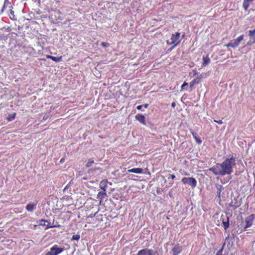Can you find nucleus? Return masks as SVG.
<instances>
[{
    "mask_svg": "<svg viewBox=\"0 0 255 255\" xmlns=\"http://www.w3.org/2000/svg\"><path fill=\"white\" fill-rule=\"evenodd\" d=\"M235 165V159L232 157L226 158L222 163H217L214 167H210L208 170L216 175H230L233 172V167Z\"/></svg>",
    "mask_w": 255,
    "mask_h": 255,
    "instance_id": "obj_1",
    "label": "nucleus"
},
{
    "mask_svg": "<svg viewBox=\"0 0 255 255\" xmlns=\"http://www.w3.org/2000/svg\"><path fill=\"white\" fill-rule=\"evenodd\" d=\"M180 33L179 32H177L175 34H172L171 37V41L167 40L166 43L168 45L173 44V46L170 48V49H173L177 45L180 43V40H179L180 37Z\"/></svg>",
    "mask_w": 255,
    "mask_h": 255,
    "instance_id": "obj_2",
    "label": "nucleus"
},
{
    "mask_svg": "<svg viewBox=\"0 0 255 255\" xmlns=\"http://www.w3.org/2000/svg\"><path fill=\"white\" fill-rule=\"evenodd\" d=\"M182 183L184 184H188L192 188H194L197 186V181L194 177H183L181 179Z\"/></svg>",
    "mask_w": 255,
    "mask_h": 255,
    "instance_id": "obj_3",
    "label": "nucleus"
},
{
    "mask_svg": "<svg viewBox=\"0 0 255 255\" xmlns=\"http://www.w3.org/2000/svg\"><path fill=\"white\" fill-rule=\"evenodd\" d=\"M64 249L62 248H59L57 245L53 246L50 251L48 252L46 255H58L63 251Z\"/></svg>",
    "mask_w": 255,
    "mask_h": 255,
    "instance_id": "obj_4",
    "label": "nucleus"
},
{
    "mask_svg": "<svg viewBox=\"0 0 255 255\" xmlns=\"http://www.w3.org/2000/svg\"><path fill=\"white\" fill-rule=\"evenodd\" d=\"M136 255H159V254L152 249H143L139 251Z\"/></svg>",
    "mask_w": 255,
    "mask_h": 255,
    "instance_id": "obj_5",
    "label": "nucleus"
},
{
    "mask_svg": "<svg viewBox=\"0 0 255 255\" xmlns=\"http://www.w3.org/2000/svg\"><path fill=\"white\" fill-rule=\"evenodd\" d=\"M244 37V35L242 34L240 36H239L237 39H236L234 42H230V43L226 44V46L227 47H237L239 45L241 41L243 40Z\"/></svg>",
    "mask_w": 255,
    "mask_h": 255,
    "instance_id": "obj_6",
    "label": "nucleus"
},
{
    "mask_svg": "<svg viewBox=\"0 0 255 255\" xmlns=\"http://www.w3.org/2000/svg\"><path fill=\"white\" fill-rule=\"evenodd\" d=\"M12 8V5L8 0H0V14L2 13L4 8Z\"/></svg>",
    "mask_w": 255,
    "mask_h": 255,
    "instance_id": "obj_7",
    "label": "nucleus"
},
{
    "mask_svg": "<svg viewBox=\"0 0 255 255\" xmlns=\"http://www.w3.org/2000/svg\"><path fill=\"white\" fill-rule=\"evenodd\" d=\"M254 219L255 215L254 214L250 215L245 219V222L246 223V226L244 229L245 231H246L248 228H250L252 226Z\"/></svg>",
    "mask_w": 255,
    "mask_h": 255,
    "instance_id": "obj_8",
    "label": "nucleus"
},
{
    "mask_svg": "<svg viewBox=\"0 0 255 255\" xmlns=\"http://www.w3.org/2000/svg\"><path fill=\"white\" fill-rule=\"evenodd\" d=\"M203 79L202 75H200L190 83V91L192 90L195 85H198Z\"/></svg>",
    "mask_w": 255,
    "mask_h": 255,
    "instance_id": "obj_9",
    "label": "nucleus"
},
{
    "mask_svg": "<svg viewBox=\"0 0 255 255\" xmlns=\"http://www.w3.org/2000/svg\"><path fill=\"white\" fill-rule=\"evenodd\" d=\"M221 220L222 221V224L224 229L226 231V230L229 228L230 223H229V218L228 217H224L222 216L221 217Z\"/></svg>",
    "mask_w": 255,
    "mask_h": 255,
    "instance_id": "obj_10",
    "label": "nucleus"
},
{
    "mask_svg": "<svg viewBox=\"0 0 255 255\" xmlns=\"http://www.w3.org/2000/svg\"><path fill=\"white\" fill-rule=\"evenodd\" d=\"M172 252L173 255H178L181 253L182 248L179 244H177L174 246L172 249Z\"/></svg>",
    "mask_w": 255,
    "mask_h": 255,
    "instance_id": "obj_11",
    "label": "nucleus"
},
{
    "mask_svg": "<svg viewBox=\"0 0 255 255\" xmlns=\"http://www.w3.org/2000/svg\"><path fill=\"white\" fill-rule=\"evenodd\" d=\"M135 119L143 125H146L145 118L141 114H137L135 116Z\"/></svg>",
    "mask_w": 255,
    "mask_h": 255,
    "instance_id": "obj_12",
    "label": "nucleus"
},
{
    "mask_svg": "<svg viewBox=\"0 0 255 255\" xmlns=\"http://www.w3.org/2000/svg\"><path fill=\"white\" fill-rule=\"evenodd\" d=\"M108 180L104 179L101 181L100 183V188L104 191H106L108 187Z\"/></svg>",
    "mask_w": 255,
    "mask_h": 255,
    "instance_id": "obj_13",
    "label": "nucleus"
},
{
    "mask_svg": "<svg viewBox=\"0 0 255 255\" xmlns=\"http://www.w3.org/2000/svg\"><path fill=\"white\" fill-rule=\"evenodd\" d=\"M47 58L50 59L52 61L56 62H59L62 61V56H60V57H56L53 56H51L49 55H47L46 56Z\"/></svg>",
    "mask_w": 255,
    "mask_h": 255,
    "instance_id": "obj_14",
    "label": "nucleus"
},
{
    "mask_svg": "<svg viewBox=\"0 0 255 255\" xmlns=\"http://www.w3.org/2000/svg\"><path fill=\"white\" fill-rule=\"evenodd\" d=\"M216 187L217 189V195H218V198L220 200L221 196V193L222 191L223 190H224V188L223 187V186L222 185H220V184L216 185Z\"/></svg>",
    "mask_w": 255,
    "mask_h": 255,
    "instance_id": "obj_15",
    "label": "nucleus"
},
{
    "mask_svg": "<svg viewBox=\"0 0 255 255\" xmlns=\"http://www.w3.org/2000/svg\"><path fill=\"white\" fill-rule=\"evenodd\" d=\"M107 196L106 191L103 190L98 193L97 198L100 199L101 202Z\"/></svg>",
    "mask_w": 255,
    "mask_h": 255,
    "instance_id": "obj_16",
    "label": "nucleus"
},
{
    "mask_svg": "<svg viewBox=\"0 0 255 255\" xmlns=\"http://www.w3.org/2000/svg\"><path fill=\"white\" fill-rule=\"evenodd\" d=\"M36 207V204H28L26 206V209L29 212H32Z\"/></svg>",
    "mask_w": 255,
    "mask_h": 255,
    "instance_id": "obj_17",
    "label": "nucleus"
},
{
    "mask_svg": "<svg viewBox=\"0 0 255 255\" xmlns=\"http://www.w3.org/2000/svg\"><path fill=\"white\" fill-rule=\"evenodd\" d=\"M129 172L135 173H141L143 172V169L141 168H133L128 170Z\"/></svg>",
    "mask_w": 255,
    "mask_h": 255,
    "instance_id": "obj_18",
    "label": "nucleus"
},
{
    "mask_svg": "<svg viewBox=\"0 0 255 255\" xmlns=\"http://www.w3.org/2000/svg\"><path fill=\"white\" fill-rule=\"evenodd\" d=\"M252 2L250 0H244L243 6L245 10H248L250 3Z\"/></svg>",
    "mask_w": 255,
    "mask_h": 255,
    "instance_id": "obj_19",
    "label": "nucleus"
},
{
    "mask_svg": "<svg viewBox=\"0 0 255 255\" xmlns=\"http://www.w3.org/2000/svg\"><path fill=\"white\" fill-rule=\"evenodd\" d=\"M39 225L42 226H46L47 227L48 226H50L49 222L44 219H41L39 221Z\"/></svg>",
    "mask_w": 255,
    "mask_h": 255,
    "instance_id": "obj_20",
    "label": "nucleus"
},
{
    "mask_svg": "<svg viewBox=\"0 0 255 255\" xmlns=\"http://www.w3.org/2000/svg\"><path fill=\"white\" fill-rule=\"evenodd\" d=\"M210 59L209 58L208 56L203 57V65L204 66L207 65L210 62Z\"/></svg>",
    "mask_w": 255,
    "mask_h": 255,
    "instance_id": "obj_21",
    "label": "nucleus"
},
{
    "mask_svg": "<svg viewBox=\"0 0 255 255\" xmlns=\"http://www.w3.org/2000/svg\"><path fill=\"white\" fill-rule=\"evenodd\" d=\"M16 113L9 114L8 115L6 119L8 122L12 121L15 119Z\"/></svg>",
    "mask_w": 255,
    "mask_h": 255,
    "instance_id": "obj_22",
    "label": "nucleus"
},
{
    "mask_svg": "<svg viewBox=\"0 0 255 255\" xmlns=\"http://www.w3.org/2000/svg\"><path fill=\"white\" fill-rule=\"evenodd\" d=\"M94 163V161L92 159H89L86 164V167L88 168L92 166V164Z\"/></svg>",
    "mask_w": 255,
    "mask_h": 255,
    "instance_id": "obj_23",
    "label": "nucleus"
},
{
    "mask_svg": "<svg viewBox=\"0 0 255 255\" xmlns=\"http://www.w3.org/2000/svg\"><path fill=\"white\" fill-rule=\"evenodd\" d=\"M192 135H193V136L194 137V138L195 139V140H196V141L198 143H201V140L200 139H198L197 137V133L196 132H192Z\"/></svg>",
    "mask_w": 255,
    "mask_h": 255,
    "instance_id": "obj_24",
    "label": "nucleus"
},
{
    "mask_svg": "<svg viewBox=\"0 0 255 255\" xmlns=\"http://www.w3.org/2000/svg\"><path fill=\"white\" fill-rule=\"evenodd\" d=\"M80 238V235L79 234H76V235H74L72 236L71 240L78 241V240H79Z\"/></svg>",
    "mask_w": 255,
    "mask_h": 255,
    "instance_id": "obj_25",
    "label": "nucleus"
},
{
    "mask_svg": "<svg viewBox=\"0 0 255 255\" xmlns=\"http://www.w3.org/2000/svg\"><path fill=\"white\" fill-rule=\"evenodd\" d=\"M255 28L253 30H250L249 31V35L250 37H253L255 36Z\"/></svg>",
    "mask_w": 255,
    "mask_h": 255,
    "instance_id": "obj_26",
    "label": "nucleus"
},
{
    "mask_svg": "<svg viewBox=\"0 0 255 255\" xmlns=\"http://www.w3.org/2000/svg\"><path fill=\"white\" fill-rule=\"evenodd\" d=\"M188 83L185 81V82L183 83V84L181 85V90H183L184 87H185V86H187V85H188Z\"/></svg>",
    "mask_w": 255,
    "mask_h": 255,
    "instance_id": "obj_27",
    "label": "nucleus"
},
{
    "mask_svg": "<svg viewBox=\"0 0 255 255\" xmlns=\"http://www.w3.org/2000/svg\"><path fill=\"white\" fill-rule=\"evenodd\" d=\"M101 45L104 47H108L109 46V44L107 42H102L101 43Z\"/></svg>",
    "mask_w": 255,
    "mask_h": 255,
    "instance_id": "obj_28",
    "label": "nucleus"
},
{
    "mask_svg": "<svg viewBox=\"0 0 255 255\" xmlns=\"http://www.w3.org/2000/svg\"><path fill=\"white\" fill-rule=\"evenodd\" d=\"M61 226L60 225H51V226H49L47 227V228L46 229H49V228H54V227H60Z\"/></svg>",
    "mask_w": 255,
    "mask_h": 255,
    "instance_id": "obj_29",
    "label": "nucleus"
},
{
    "mask_svg": "<svg viewBox=\"0 0 255 255\" xmlns=\"http://www.w3.org/2000/svg\"><path fill=\"white\" fill-rule=\"evenodd\" d=\"M240 204H238L237 203V204H236V205H231H231H230V206H231V207H233V208L234 209H235L237 208L238 207H239V206H240Z\"/></svg>",
    "mask_w": 255,
    "mask_h": 255,
    "instance_id": "obj_30",
    "label": "nucleus"
},
{
    "mask_svg": "<svg viewBox=\"0 0 255 255\" xmlns=\"http://www.w3.org/2000/svg\"><path fill=\"white\" fill-rule=\"evenodd\" d=\"M214 122H215V123H218V124H220V125L223 124V121L221 120H218V121H217V120H214Z\"/></svg>",
    "mask_w": 255,
    "mask_h": 255,
    "instance_id": "obj_31",
    "label": "nucleus"
},
{
    "mask_svg": "<svg viewBox=\"0 0 255 255\" xmlns=\"http://www.w3.org/2000/svg\"><path fill=\"white\" fill-rule=\"evenodd\" d=\"M143 107V105H138L136 107V109L138 110H141V109Z\"/></svg>",
    "mask_w": 255,
    "mask_h": 255,
    "instance_id": "obj_32",
    "label": "nucleus"
},
{
    "mask_svg": "<svg viewBox=\"0 0 255 255\" xmlns=\"http://www.w3.org/2000/svg\"><path fill=\"white\" fill-rule=\"evenodd\" d=\"M170 178L172 179H174L175 178V176L174 174H171L170 175L169 177L168 178Z\"/></svg>",
    "mask_w": 255,
    "mask_h": 255,
    "instance_id": "obj_33",
    "label": "nucleus"
},
{
    "mask_svg": "<svg viewBox=\"0 0 255 255\" xmlns=\"http://www.w3.org/2000/svg\"><path fill=\"white\" fill-rule=\"evenodd\" d=\"M143 105V107H144L145 108H147V107H148V104H145L144 105Z\"/></svg>",
    "mask_w": 255,
    "mask_h": 255,
    "instance_id": "obj_34",
    "label": "nucleus"
},
{
    "mask_svg": "<svg viewBox=\"0 0 255 255\" xmlns=\"http://www.w3.org/2000/svg\"><path fill=\"white\" fill-rule=\"evenodd\" d=\"M175 106V103L174 102H173L172 104H171V107L172 108H174Z\"/></svg>",
    "mask_w": 255,
    "mask_h": 255,
    "instance_id": "obj_35",
    "label": "nucleus"
},
{
    "mask_svg": "<svg viewBox=\"0 0 255 255\" xmlns=\"http://www.w3.org/2000/svg\"><path fill=\"white\" fill-rule=\"evenodd\" d=\"M252 43H253V42H248V43H247V45H251Z\"/></svg>",
    "mask_w": 255,
    "mask_h": 255,
    "instance_id": "obj_36",
    "label": "nucleus"
},
{
    "mask_svg": "<svg viewBox=\"0 0 255 255\" xmlns=\"http://www.w3.org/2000/svg\"><path fill=\"white\" fill-rule=\"evenodd\" d=\"M39 60H41V61H45L46 60L45 59H44V58H40V59H39Z\"/></svg>",
    "mask_w": 255,
    "mask_h": 255,
    "instance_id": "obj_37",
    "label": "nucleus"
},
{
    "mask_svg": "<svg viewBox=\"0 0 255 255\" xmlns=\"http://www.w3.org/2000/svg\"><path fill=\"white\" fill-rule=\"evenodd\" d=\"M64 158H62V159H61V160H60V162L61 163H62V162L64 161Z\"/></svg>",
    "mask_w": 255,
    "mask_h": 255,
    "instance_id": "obj_38",
    "label": "nucleus"
},
{
    "mask_svg": "<svg viewBox=\"0 0 255 255\" xmlns=\"http://www.w3.org/2000/svg\"><path fill=\"white\" fill-rule=\"evenodd\" d=\"M184 175H189V173H188L187 172H184Z\"/></svg>",
    "mask_w": 255,
    "mask_h": 255,
    "instance_id": "obj_39",
    "label": "nucleus"
},
{
    "mask_svg": "<svg viewBox=\"0 0 255 255\" xmlns=\"http://www.w3.org/2000/svg\"><path fill=\"white\" fill-rule=\"evenodd\" d=\"M9 9H10V11H10L11 14H13L14 12H13V11H12V10H11V8H9Z\"/></svg>",
    "mask_w": 255,
    "mask_h": 255,
    "instance_id": "obj_40",
    "label": "nucleus"
},
{
    "mask_svg": "<svg viewBox=\"0 0 255 255\" xmlns=\"http://www.w3.org/2000/svg\"><path fill=\"white\" fill-rule=\"evenodd\" d=\"M253 43H255V40L253 42Z\"/></svg>",
    "mask_w": 255,
    "mask_h": 255,
    "instance_id": "obj_41",
    "label": "nucleus"
}]
</instances>
